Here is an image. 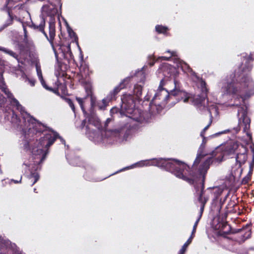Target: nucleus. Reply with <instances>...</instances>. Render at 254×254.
Masks as SVG:
<instances>
[{
    "label": "nucleus",
    "instance_id": "0eeeda50",
    "mask_svg": "<svg viewBox=\"0 0 254 254\" xmlns=\"http://www.w3.org/2000/svg\"><path fill=\"white\" fill-rule=\"evenodd\" d=\"M209 162L206 161L204 163V168L200 170V173H193L190 172L189 168L188 172L187 173L186 177L187 179H183L189 183L194 184L195 189L196 195L198 196V200L200 203V208L198 218H201L205 203L208 200L212 189L208 188L204 190V182L205 176L209 168Z\"/></svg>",
    "mask_w": 254,
    "mask_h": 254
},
{
    "label": "nucleus",
    "instance_id": "79ce46f5",
    "mask_svg": "<svg viewBox=\"0 0 254 254\" xmlns=\"http://www.w3.org/2000/svg\"><path fill=\"white\" fill-rule=\"evenodd\" d=\"M36 189H35L34 190V192H37L36 191Z\"/></svg>",
    "mask_w": 254,
    "mask_h": 254
},
{
    "label": "nucleus",
    "instance_id": "5701e85b",
    "mask_svg": "<svg viewBox=\"0 0 254 254\" xmlns=\"http://www.w3.org/2000/svg\"><path fill=\"white\" fill-rule=\"evenodd\" d=\"M192 239V237H190L188 241L184 244L182 249L180 250L179 254H184L188 247V246L191 243Z\"/></svg>",
    "mask_w": 254,
    "mask_h": 254
},
{
    "label": "nucleus",
    "instance_id": "bb28decb",
    "mask_svg": "<svg viewBox=\"0 0 254 254\" xmlns=\"http://www.w3.org/2000/svg\"><path fill=\"white\" fill-rule=\"evenodd\" d=\"M252 174H250V171H249V173L247 176H246L242 180V183L243 184H247L249 180H250L251 178Z\"/></svg>",
    "mask_w": 254,
    "mask_h": 254
},
{
    "label": "nucleus",
    "instance_id": "f3484780",
    "mask_svg": "<svg viewBox=\"0 0 254 254\" xmlns=\"http://www.w3.org/2000/svg\"><path fill=\"white\" fill-rule=\"evenodd\" d=\"M94 170L92 168H88L87 169L85 175H84V177L85 179L90 181H101L106 179V178H97L93 177L94 176Z\"/></svg>",
    "mask_w": 254,
    "mask_h": 254
},
{
    "label": "nucleus",
    "instance_id": "72a5a7b5",
    "mask_svg": "<svg viewBox=\"0 0 254 254\" xmlns=\"http://www.w3.org/2000/svg\"><path fill=\"white\" fill-rule=\"evenodd\" d=\"M200 219V218L197 217V219H196V221H195V223H194V224L193 225V228H194V229H196V227L197 226L198 223Z\"/></svg>",
    "mask_w": 254,
    "mask_h": 254
},
{
    "label": "nucleus",
    "instance_id": "6e6552de",
    "mask_svg": "<svg viewBox=\"0 0 254 254\" xmlns=\"http://www.w3.org/2000/svg\"><path fill=\"white\" fill-rule=\"evenodd\" d=\"M142 85L136 84L133 89L134 96L130 94H124L122 98L121 113L126 114L129 120L139 123L147 120L146 113L135 108V100H138L142 94Z\"/></svg>",
    "mask_w": 254,
    "mask_h": 254
},
{
    "label": "nucleus",
    "instance_id": "f8f14e48",
    "mask_svg": "<svg viewBox=\"0 0 254 254\" xmlns=\"http://www.w3.org/2000/svg\"><path fill=\"white\" fill-rule=\"evenodd\" d=\"M140 77L139 82L143 83L145 80V75L142 70L138 71L134 76H129L125 78L120 84L116 86L113 91H111L104 99L109 103L113 100L115 99L116 95L122 90L127 87V85L131 80H136Z\"/></svg>",
    "mask_w": 254,
    "mask_h": 254
},
{
    "label": "nucleus",
    "instance_id": "c85d7f7f",
    "mask_svg": "<svg viewBox=\"0 0 254 254\" xmlns=\"http://www.w3.org/2000/svg\"><path fill=\"white\" fill-rule=\"evenodd\" d=\"M229 129H226V130H224L223 131H220V132H217L215 134H212V135H211L210 136L212 137H216V136H218L222 134H224V133H226L227 132H229Z\"/></svg>",
    "mask_w": 254,
    "mask_h": 254
},
{
    "label": "nucleus",
    "instance_id": "2f4dec72",
    "mask_svg": "<svg viewBox=\"0 0 254 254\" xmlns=\"http://www.w3.org/2000/svg\"><path fill=\"white\" fill-rule=\"evenodd\" d=\"M118 112V109L117 108H113L110 110V114L111 116H113V114L115 113H117Z\"/></svg>",
    "mask_w": 254,
    "mask_h": 254
},
{
    "label": "nucleus",
    "instance_id": "c756f323",
    "mask_svg": "<svg viewBox=\"0 0 254 254\" xmlns=\"http://www.w3.org/2000/svg\"><path fill=\"white\" fill-rule=\"evenodd\" d=\"M66 49L67 50V52H66V55L67 56H69V57L70 58H72V54L71 53V49H70V45H68L66 47Z\"/></svg>",
    "mask_w": 254,
    "mask_h": 254
},
{
    "label": "nucleus",
    "instance_id": "4468645a",
    "mask_svg": "<svg viewBox=\"0 0 254 254\" xmlns=\"http://www.w3.org/2000/svg\"><path fill=\"white\" fill-rule=\"evenodd\" d=\"M196 77L197 79L198 86H199V87H200L201 88V90L202 91L203 95L201 96H200L199 95H194L193 96H192L191 95L186 93L189 96H190V98L188 102H191V103L193 104V102H192L193 99L196 96H199L200 98H204L206 100H205V106H208L209 105H210L211 104H213L212 103H209L208 99H206L205 97L206 94L208 92V89L206 87V82L202 78H200L196 76Z\"/></svg>",
    "mask_w": 254,
    "mask_h": 254
},
{
    "label": "nucleus",
    "instance_id": "20e7f679",
    "mask_svg": "<svg viewBox=\"0 0 254 254\" xmlns=\"http://www.w3.org/2000/svg\"><path fill=\"white\" fill-rule=\"evenodd\" d=\"M159 70L163 72L165 76L169 75L170 79H163L161 80L157 92L150 103V105L164 106L170 99L179 95L184 96L185 98L183 99V102L188 103L190 97L181 90L180 83L176 78L178 74L176 67L168 64H164Z\"/></svg>",
    "mask_w": 254,
    "mask_h": 254
},
{
    "label": "nucleus",
    "instance_id": "c9c22d12",
    "mask_svg": "<svg viewBox=\"0 0 254 254\" xmlns=\"http://www.w3.org/2000/svg\"><path fill=\"white\" fill-rule=\"evenodd\" d=\"M21 179H22V177L20 178V179L19 181H17V180H9L10 181V183L12 182H14V183L15 184H17V183H20L21 182Z\"/></svg>",
    "mask_w": 254,
    "mask_h": 254
},
{
    "label": "nucleus",
    "instance_id": "423d86ee",
    "mask_svg": "<svg viewBox=\"0 0 254 254\" xmlns=\"http://www.w3.org/2000/svg\"><path fill=\"white\" fill-rule=\"evenodd\" d=\"M45 4L41 9V22L38 26L32 23L34 29H39L45 35L53 46V41L55 36L56 16H58V9L54 1L60 3V0H51Z\"/></svg>",
    "mask_w": 254,
    "mask_h": 254
},
{
    "label": "nucleus",
    "instance_id": "9b49d317",
    "mask_svg": "<svg viewBox=\"0 0 254 254\" xmlns=\"http://www.w3.org/2000/svg\"><path fill=\"white\" fill-rule=\"evenodd\" d=\"M79 81L85 85L84 88L87 94V96L90 97L91 108L92 109L95 106H97L99 110H105L109 103L104 98L101 101L98 102L96 101V97L94 96L92 93V85L91 82L89 79L87 78L86 73L83 74L81 72Z\"/></svg>",
    "mask_w": 254,
    "mask_h": 254
},
{
    "label": "nucleus",
    "instance_id": "f704fd0d",
    "mask_svg": "<svg viewBox=\"0 0 254 254\" xmlns=\"http://www.w3.org/2000/svg\"><path fill=\"white\" fill-rule=\"evenodd\" d=\"M1 184H2V186L3 187H4L5 186V184H10V181L9 180H8V181L2 180Z\"/></svg>",
    "mask_w": 254,
    "mask_h": 254
},
{
    "label": "nucleus",
    "instance_id": "4c0bfd02",
    "mask_svg": "<svg viewBox=\"0 0 254 254\" xmlns=\"http://www.w3.org/2000/svg\"><path fill=\"white\" fill-rule=\"evenodd\" d=\"M196 229H194V228H193V229H192L191 235L190 236V237H192V238L194 237V233L196 232Z\"/></svg>",
    "mask_w": 254,
    "mask_h": 254
},
{
    "label": "nucleus",
    "instance_id": "4be33fe9",
    "mask_svg": "<svg viewBox=\"0 0 254 254\" xmlns=\"http://www.w3.org/2000/svg\"><path fill=\"white\" fill-rule=\"evenodd\" d=\"M177 66L178 68H181L182 70H185L189 68L188 64L183 61L180 59H176Z\"/></svg>",
    "mask_w": 254,
    "mask_h": 254
},
{
    "label": "nucleus",
    "instance_id": "39448f33",
    "mask_svg": "<svg viewBox=\"0 0 254 254\" xmlns=\"http://www.w3.org/2000/svg\"><path fill=\"white\" fill-rule=\"evenodd\" d=\"M150 166H155L160 167L173 174L177 177L182 179H187V173L188 172L189 166L184 162L172 158H153L149 160H141L132 165L120 170L123 171L135 167H143Z\"/></svg>",
    "mask_w": 254,
    "mask_h": 254
},
{
    "label": "nucleus",
    "instance_id": "dca6fc26",
    "mask_svg": "<svg viewBox=\"0 0 254 254\" xmlns=\"http://www.w3.org/2000/svg\"><path fill=\"white\" fill-rule=\"evenodd\" d=\"M12 246V245L9 240L4 239L0 236V254L9 253L10 251V247Z\"/></svg>",
    "mask_w": 254,
    "mask_h": 254
},
{
    "label": "nucleus",
    "instance_id": "f257e3e1",
    "mask_svg": "<svg viewBox=\"0 0 254 254\" xmlns=\"http://www.w3.org/2000/svg\"><path fill=\"white\" fill-rule=\"evenodd\" d=\"M0 89L9 99L11 104L15 107L20 113L22 119L12 112L11 122L22 132L19 141L20 148L30 153L29 159L23 162V167L30 172L28 179L31 183V186H33L39 179V174L34 171L41 169V164L49 153V147L58 137L60 138L63 144H65V141L57 132L47 129L43 124L26 112L3 82L0 84Z\"/></svg>",
    "mask_w": 254,
    "mask_h": 254
},
{
    "label": "nucleus",
    "instance_id": "393cba45",
    "mask_svg": "<svg viewBox=\"0 0 254 254\" xmlns=\"http://www.w3.org/2000/svg\"><path fill=\"white\" fill-rule=\"evenodd\" d=\"M251 148H252V153L253 154L252 160L250 162V165H249L250 174H253V169L254 167V148H253L252 147H251Z\"/></svg>",
    "mask_w": 254,
    "mask_h": 254
},
{
    "label": "nucleus",
    "instance_id": "a19ab883",
    "mask_svg": "<svg viewBox=\"0 0 254 254\" xmlns=\"http://www.w3.org/2000/svg\"><path fill=\"white\" fill-rule=\"evenodd\" d=\"M120 171V170H119V171H118V172H116V173H115V174H116V173H118V172H120L121 171ZM113 174H115V173H114V174H112V175H113Z\"/></svg>",
    "mask_w": 254,
    "mask_h": 254
},
{
    "label": "nucleus",
    "instance_id": "58836bf2",
    "mask_svg": "<svg viewBox=\"0 0 254 254\" xmlns=\"http://www.w3.org/2000/svg\"><path fill=\"white\" fill-rule=\"evenodd\" d=\"M15 247V245L13 244V245L12 246V247H10V251H9V253H6V254H10L12 252H13V250L12 249H13V247Z\"/></svg>",
    "mask_w": 254,
    "mask_h": 254
},
{
    "label": "nucleus",
    "instance_id": "e433bc0d",
    "mask_svg": "<svg viewBox=\"0 0 254 254\" xmlns=\"http://www.w3.org/2000/svg\"><path fill=\"white\" fill-rule=\"evenodd\" d=\"M150 98V95H149V93H148L144 97V99L145 100L148 101V100H149Z\"/></svg>",
    "mask_w": 254,
    "mask_h": 254
},
{
    "label": "nucleus",
    "instance_id": "6ab92c4d",
    "mask_svg": "<svg viewBox=\"0 0 254 254\" xmlns=\"http://www.w3.org/2000/svg\"><path fill=\"white\" fill-rule=\"evenodd\" d=\"M36 68L37 76H38L39 79L40 81V82H41L42 85L43 86V87L48 90L52 91V89L50 87H49L46 85L45 81H44V80L43 79L40 66H39L38 64H36Z\"/></svg>",
    "mask_w": 254,
    "mask_h": 254
},
{
    "label": "nucleus",
    "instance_id": "37998d69",
    "mask_svg": "<svg viewBox=\"0 0 254 254\" xmlns=\"http://www.w3.org/2000/svg\"><path fill=\"white\" fill-rule=\"evenodd\" d=\"M72 34L73 35H75V33L73 32H72Z\"/></svg>",
    "mask_w": 254,
    "mask_h": 254
},
{
    "label": "nucleus",
    "instance_id": "c03bdc74",
    "mask_svg": "<svg viewBox=\"0 0 254 254\" xmlns=\"http://www.w3.org/2000/svg\"><path fill=\"white\" fill-rule=\"evenodd\" d=\"M216 188H213V190H214Z\"/></svg>",
    "mask_w": 254,
    "mask_h": 254
},
{
    "label": "nucleus",
    "instance_id": "a211bd4d",
    "mask_svg": "<svg viewBox=\"0 0 254 254\" xmlns=\"http://www.w3.org/2000/svg\"><path fill=\"white\" fill-rule=\"evenodd\" d=\"M21 79L26 84L32 87L34 86L36 80L32 76L23 73L21 76Z\"/></svg>",
    "mask_w": 254,
    "mask_h": 254
},
{
    "label": "nucleus",
    "instance_id": "ea45409f",
    "mask_svg": "<svg viewBox=\"0 0 254 254\" xmlns=\"http://www.w3.org/2000/svg\"><path fill=\"white\" fill-rule=\"evenodd\" d=\"M154 64V62L150 63V64L151 66L153 65Z\"/></svg>",
    "mask_w": 254,
    "mask_h": 254
},
{
    "label": "nucleus",
    "instance_id": "2eb2a0df",
    "mask_svg": "<svg viewBox=\"0 0 254 254\" xmlns=\"http://www.w3.org/2000/svg\"><path fill=\"white\" fill-rule=\"evenodd\" d=\"M12 0H6V4H5L4 9H5L6 11L7 12L8 18L5 21L4 23L0 27V31L3 30L4 29H5V28L7 27L8 26H9V25H10L12 24L14 18L12 16V15L11 14V12L9 9V8H10L9 5H10V3H11V2H12Z\"/></svg>",
    "mask_w": 254,
    "mask_h": 254
},
{
    "label": "nucleus",
    "instance_id": "ddd939ff",
    "mask_svg": "<svg viewBox=\"0 0 254 254\" xmlns=\"http://www.w3.org/2000/svg\"><path fill=\"white\" fill-rule=\"evenodd\" d=\"M235 158L237 164L235 167L232 168V174L235 177H239L242 173L241 166L247 160V149L246 147L242 144L240 145Z\"/></svg>",
    "mask_w": 254,
    "mask_h": 254
},
{
    "label": "nucleus",
    "instance_id": "9d476101",
    "mask_svg": "<svg viewBox=\"0 0 254 254\" xmlns=\"http://www.w3.org/2000/svg\"><path fill=\"white\" fill-rule=\"evenodd\" d=\"M240 145L236 142L231 141L227 143L221 148L216 149V150L212 152V157H208L200 166L197 172L200 173V170L204 168V163L207 161L209 162V166L214 160H216L217 162H221L225 157L228 156L232 158L231 155L237 154Z\"/></svg>",
    "mask_w": 254,
    "mask_h": 254
},
{
    "label": "nucleus",
    "instance_id": "7ed1b4c3",
    "mask_svg": "<svg viewBox=\"0 0 254 254\" xmlns=\"http://www.w3.org/2000/svg\"><path fill=\"white\" fill-rule=\"evenodd\" d=\"M76 99L79 104L81 110L85 115V119L82 121L79 128H85L86 134L89 139L96 143L104 144H112L121 143L127 140L130 134V128L132 127L131 122L133 120H129L126 114L120 113L126 118L127 123L120 129L107 130L106 127L112 121L111 118H108L105 123V129H102L101 123L96 115L91 111L90 114H86L84 107L85 99L76 97Z\"/></svg>",
    "mask_w": 254,
    "mask_h": 254
},
{
    "label": "nucleus",
    "instance_id": "1a4fd4ad",
    "mask_svg": "<svg viewBox=\"0 0 254 254\" xmlns=\"http://www.w3.org/2000/svg\"><path fill=\"white\" fill-rule=\"evenodd\" d=\"M205 100L204 98H200L199 96L194 97L192 100L193 105L198 111L201 113L208 111L210 115V121L208 125L203 128L200 133V135L203 138V139L198 150L197 155L194 162L193 167H194L195 165L198 164L202 158L206 155L203 152V149L204 147V144L205 143L203 134L211 125L212 122L213 115L217 116L218 114V108L214 104H211L208 106H205Z\"/></svg>",
    "mask_w": 254,
    "mask_h": 254
},
{
    "label": "nucleus",
    "instance_id": "b1692460",
    "mask_svg": "<svg viewBox=\"0 0 254 254\" xmlns=\"http://www.w3.org/2000/svg\"><path fill=\"white\" fill-rule=\"evenodd\" d=\"M166 53H169L170 54V56L169 57H166V56H162L159 58V59H162L166 61L169 60L170 58H171L172 57H176L177 56L176 52L175 51H171L170 50H168L166 52Z\"/></svg>",
    "mask_w": 254,
    "mask_h": 254
},
{
    "label": "nucleus",
    "instance_id": "473e14b6",
    "mask_svg": "<svg viewBox=\"0 0 254 254\" xmlns=\"http://www.w3.org/2000/svg\"><path fill=\"white\" fill-rule=\"evenodd\" d=\"M6 101V99L1 94H0V105H2Z\"/></svg>",
    "mask_w": 254,
    "mask_h": 254
},
{
    "label": "nucleus",
    "instance_id": "cd10ccee",
    "mask_svg": "<svg viewBox=\"0 0 254 254\" xmlns=\"http://www.w3.org/2000/svg\"><path fill=\"white\" fill-rule=\"evenodd\" d=\"M66 102L71 108L72 111L75 113V107L72 101L70 99H66Z\"/></svg>",
    "mask_w": 254,
    "mask_h": 254
},
{
    "label": "nucleus",
    "instance_id": "f03ea898",
    "mask_svg": "<svg viewBox=\"0 0 254 254\" xmlns=\"http://www.w3.org/2000/svg\"><path fill=\"white\" fill-rule=\"evenodd\" d=\"M243 57L246 60L245 65L242 64L238 71L226 75L218 82L217 86L222 97L231 96L235 100L234 105L240 106L237 113L238 127L233 129L237 133L242 127L243 131L252 140V134L249 132L251 120L247 116V107L245 101L254 95V81L248 73L252 68V64L248 61L254 60V53H251L248 57L247 54H244Z\"/></svg>",
    "mask_w": 254,
    "mask_h": 254
},
{
    "label": "nucleus",
    "instance_id": "a878e982",
    "mask_svg": "<svg viewBox=\"0 0 254 254\" xmlns=\"http://www.w3.org/2000/svg\"><path fill=\"white\" fill-rule=\"evenodd\" d=\"M21 22L22 24V26H23V31H24V39H23V40H24V42L27 43L28 42V39L27 32L26 29V26H25V23H24V22L23 21V20H22Z\"/></svg>",
    "mask_w": 254,
    "mask_h": 254
},
{
    "label": "nucleus",
    "instance_id": "aec40b11",
    "mask_svg": "<svg viewBox=\"0 0 254 254\" xmlns=\"http://www.w3.org/2000/svg\"><path fill=\"white\" fill-rule=\"evenodd\" d=\"M0 51H1L2 52H3L4 53H5V54L11 56L12 57L15 59L18 62H19L18 55L17 54H16V53L14 52L13 51H12L8 49L3 48V47H0Z\"/></svg>",
    "mask_w": 254,
    "mask_h": 254
},
{
    "label": "nucleus",
    "instance_id": "7c9ffc66",
    "mask_svg": "<svg viewBox=\"0 0 254 254\" xmlns=\"http://www.w3.org/2000/svg\"><path fill=\"white\" fill-rule=\"evenodd\" d=\"M23 12H24V15L26 16H27L29 19V20H30L29 21H27V22H26L27 24L30 26V23H31V18H30V15L29 13L27 11H24Z\"/></svg>",
    "mask_w": 254,
    "mask_h": 254
},
{
    "label": "nucleus",
    "instance_id": "412c9836",
    "mask_svg": "<svg viewBox=\"0 0 254 254\" xmlns=\"http://www.w3.org/2000/svg\"><path fill=\"white\" fill-rule=\"evenodd\" d=\"M155 30L159 34H163L167 35L169 29L166 26L162 25H157L155 26Z\"/></svg>",
    "mask_w": 254,
    "mask_h": 254
}]
</instances>
